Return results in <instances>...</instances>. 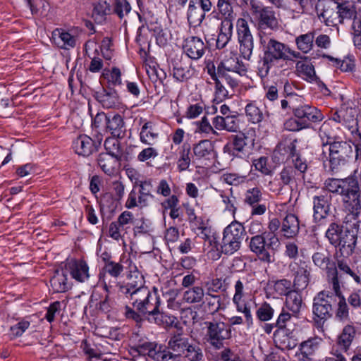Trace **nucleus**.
Returning a JSON list of instances; mask_svg holds the SVG:
<instances>
[{
	"label": "nucleus",
	"mask_w": 361,
	"mask_h": 361,
	"mask_svg": "<svg viewBox=\"0 0 361 361\" xmlns=\"http://www.w3.org/2000/svg\"><path fill=\"white\" fill-rule=\"evenodd\" d=\"M335 318L343 323L348 322L350 319L348 307L344 297H341L338 300Z\"/></svg>",
	"instance_id": "49"
},
{
	"label": "nucleus",
	"mask_w": 361,
	"mask_h": 361,
	"mask_svg": "<svg viewBox=\"0 0 361 361\" xmlns=\"http://www.w3.org/2000/svg\"><path fill=\"white\" fill-rule=\"evenodd\" d=\"M249 142V137L244 133H240L232 137V146L233 149L238 152H243L245 151V148Z\"/></svg>",
	"instance_id": "59"
},
{
	"label": "nucleus",
	"mask_w": 361,
	"mask_h": 361,
	"mask_svg": "<svg viewBox=\"0 0 361 361\" xmlns=\"http://www.w3.org/2000/svg\"><path fill=\"white\" fill-rule=\"evenodd\" d=\"M192 75V72L190 66L183 65L182 63H176L173 70V78L179 81L183 82L189 79Z\"/></svg>",
	"instance_id": "46"
},
{
	"label": "nucleus",
	"mask_w": 361,
	"mask_h": 361,
	"mask_svg": "<svg viewBox=\"0 0 361 361\" xmlns=\"http://www.w3.org/2000/svg\"><path fill=\"white\" fill-rule=\"evenodd\" d=\"M152 359L156 361H178V356L172 353L168 347L159 345Z\"/></svg>",
	"instance_id": "47"
},
{
	"label": "nucleus",
	"mask_w": 361,
	"mask_h": 361,
	"mask_svg": "<svg viewBox=\"0 0 361 361\" xmlns=\"http://www.w3.org/2000/svg\"><path fill=\"white\" fill-rule=\"evenodd\" d=\"M160 305V300L156 293H151L149 297H147L144 301L135 310L143 316L152 317L156 314Z\"/></svg>",
	"instance_id": "25"
},
{
	"label": "nucleus",
	"mask_w": 361,
	"mask_h": 361,
	"mask_svg": "<svg viewBox=\"0 0 361 361\" xmlns=\"http://www.w3.org/2000/svg\"><path fill=\"white\" fill-rule=\"evenodd\" d=\"M135 217L133 214L129 211L123 212L117 218L116 222L118 224L121 229L126 233L130 227L133 225Z\"/></svg>",
	"instance_id": "51"
},
{
	"label": "nucleus",
	"mask_w": 361,
	"mask_h": 361,
	"mask_svg": "<svg viewBox=\"0 0 361 361\" xmlns=\"http://www.w3.org/2000/svg\"><path fill=\"white\" fill-rule=\"evenodd\" d=\"M216 361H241L239 356L234 354L229 348H225L215 356Z\"/></svg>",
	"instance_id": "64"
},
{
	"label": "nucleus",
	"mask_w": 361,
	"mask_h": 361,
	"mask_svg": "<svg viewBox=\"0 0 361 361\" xmlns=\"http://www.w3.org/2000/svg\"><path fill=\"white\" fill-rule=\"evenodd\" d=\"M112 5L114 6V13L120 18L128 15L131 10V6L126 0H113Z\"/></svg>",
	"instance_id": "54"
},
{
	"label": "nucleus",
	"mask_w": 361,
	"mask_h": 361,
	"mask_svg": "<svg viewBox=\"0 0 361 361\" xmlns=\"http://www.w3.org/2000/svg\"><path fill=\"white\" fill-rule=\"evenodd\" d=\"M153 198V195L138 193L135 189H133L128 194L125 207L128 209L137 207L140 208L147 207Z\"/></svg>",
	"instance_id": "26"
},
{
	"label": "nucleus",
	"mask_w": 361,
	"mask_h": 361,
	"mask_svg": "<svg viewBox=\"0 0 361 361\" xmlns=\"http://www.w3.org/2000/svg\"><path fill=\"white\" fill-rule=\"evenodd\" d=\"M260 43L263 47V57L262 63L258 68V75L261 78H264L279 60L287 61L288 46L269 37H261Z\"/></svg>",
	"instance_id": "2"
},
{
	"label": "nucleus",
	"mask_w": 361,
	"mask_h": 361,
	"mask_svg": "<svg viewBox=\"0 0 361 361\" xmlns=\"http://www.w3.org/2000/svg\"><path fill=\"white\" fill-rule=\"evenodd\" d=\"M245 111L247 120L252 123L257 124L264 119L265 115L255 102L248 103Z\"/></svg>",
	"instance_id": "38"
},
{
	"label": "nucleus",
	"mask_w": 361,
	"mask_h": 361,
	"mask_svg": "<svg viewBox=\"0 0 361 361\" xmlns=\"http://www.w3.org/2000/svg\"><path fill=\"white\" fill-rule=\"evenodd\" d=\"M106 154L118 158H121V151L120 149V142L116 137H108L104 142Z\"/></svg>",
	"instance_id": "50"
},
{
	"label": "nucleus",
	"mask_w": 361,
	"mask_h": 361,
	"mask_svg": "<svg viewBox=\"0 0 361 361\" xmlns=\"http://www.w3.org/2000/svg\"><path fill=\"white\" fill-rule=\"evenodd\" d=\"M331 197L328 194L317 195L312 197L313 218L316 223L322 224L331 212Z\"/></svg>",
	"instance_id": "12"
},
{
	"label": "nucleus",
	"mask_w": 361,
	"mask_h": 361,
	"mask_svg": "<svg viewBox=\"0 0 361 361\" xmlns=\"http://www.w3.org/2000/svg\"><path fill=\"white\" fill-rule=\"evenodd\" d=\"M336 8L340 23H343L345 19L355 18L356 16L355 8L351 2L343 1L338 4Z\"/></svg>",
	"instance_id": "40"
},
{
	"label": "nucleus",
	"mask_w": 361,
	"mask_h": 361,
	"mask_svg": "<svg viewBox=\"0 0 361 361\" xmlns=\"http://www.w3.org/2000/svg\"><path fill=\"white\" fill-rule=\"evenodd\" d=\"M355 329L351 324H347L343 329L342 333L338 338L337 345L341 350L346 352L355 336Z\"/></svg>",
	"instance_id": "35"
},
{
	"label": "nucleus",
	"mask_w": 361,
	"mask_h": 361,
	"mask_svg": "<svg viewBox=\"0 0 361 361\" xmlns=\"http://www.w3.org/2000/svg\"><path fill=\"white\" fill-rule=\"evenodd\" d=\"M244 202L252 207V215H262L267 211L265 204L261 203L263 194L259 187H252L246 190L244 194Z\"/></svg>",
	"instance_id": "13"
},
{
	"label": "nucleus",
	"mask_w": 361,
	"mask_h": 361,
	"mask_svg": "<svg viewBox=\"0 0 361 361\" xmlns=\"http://www.w3.org/2000/svg\"><path fill=\"white\" fill-rule=\"evenodd\" d=\"M102 75L109 83L113 85L121 84V73L118 68L114 67L111 70H104Z\"/></svg>",
	"instance_id": "58"
},
{
	"label": "nucleus",
	"mask_w": 361,
	"mask_h": 361,
	"mask_svg": "<svg viewBox=\"0 0 361 361\" xmlns=\"http://www.w3.org/2000/svg\"><path fill=\"white\" fill-rule=\"evenodd\" d=\"M128 282L117 284L120 293L128 296V293L145 286V279L135 266L130 268L127 276Z\"/></svg>",
	"instance_id": "15"
},
{
	"label": "nucleus",
	"mask_w": 361,
	"mask_h": 361,
	"mask_svg": "<svg viewBox=\"0 0 361 361\" xmlns=\"http://www.w3.org/2000/svg\"><path fill=\"white\" fill-rule=\"evenodd\" d=\"M102 137H99L97 142L87 135H82L73 142V148L75 152L84 157L93 153L101 145Z\"/></svg>",
	"instance_id": "20"
},
{
	"label": "nucleus",
	"mask_w": 361,
	"mask_h": 361,
	"mask_svg": "<svg viewBox=\"0 0 361 361\" xmlns=\"http://www.w3.org/2000/svg\"><path fill=\"white\" fill-rule=\"evenodd\" d=\"M250 7L252 14L259 28L274 30L278 27L279 23L275 12L271 7L264 6L255 2H251Z\"/></svg>",
	"instance_id": "7"
},
{
	"label": "nucleus",
	"mask_w": 361,
	"mask_h": 361,
	"mask_svg": "<svg viewBox=\"0 0 361 361\" xmlns=\"http://www.w3.org/2000/svg\"><path fill=\"white\" fill-rule=\"evenodd\" d=\"M324 188L329 192L341 197L344 209L348 212L344 223L354 221L355 226L357 218L361 210V190L357 180L353 176L345 178H328L324 181Z\"/></svg>",
	"instance_id": "1"
},
{
	"label": "nucleus",
	"mask_w": 361,
	"mask_h": 361,
	"mask_svg": "<svg viewBox=\"0 0 361 361\" xmlns=\"http://www.w3.org/2000/svg\"><path fill=\"white\" fill-rule=\"evenodd\" d=\"M321 159L326 166L328 161L330 170L338 172L347 163L353 152L352 145L348 142H333L323 144Z\"/></svg>",
	"instance_id": "3"
},
{
	"label": "nucleus",
	"mask_w": 361,
	"mask_h": 361,
	"mask_svg": "<svg viewBox=\"0 0 361 361\" xmlns=\"http://www.w3.org/2000/svg\"><path fill=\"white\" fill-rule=\"evenodd\" d=\"M296 71L298 75L308 82L316 81L317 78L315 73L314 66L307 61H299L297 62Z\"/></svg>",
	"instance_id": "34"
},
{
	"label": "nucleus",
	"mask_w": 361,
	"mask_h": 361,
	"mask_svg": "<svg viewBox=\"0 0 361 361\" xmlns=\"http://www.w3.org/2000/svg\"><path fill=\"white\" fill-rule=\"evenodd\" d=\"M204 290L202 287L194 286L183 294V300L188 303H199L203 300Z\"/></svg>",
	"instance_id": "44"
},
{
	"label": "nucleus",
	"mask_w": 361,
	"mask_h": 361,
	"mask_svg": "<svg viewBox=\"0 0 361 361\" xmlns=\"http://www.w3.org/2000/svg\"><path fill=\"white\" fill-rule=\"evenodd\" d=\"M158 347L159 345L155 343L144 342L137 345L135 350L140 355H148L149 357L153 358Z\"/></svg>",
	"instance_id": "55"
},
{
	"label": "nucleus",
	"mask_w": 361,
	"mask_h": 361,
	"mask_svg": "<svg viewBox=\"0 0 361 361\" xmlns=\"http://www.w3.org/2000/svg\"><path fill=\"white\" fill-rule=\"evenodd\" d=\"M236 27L240 54L245 59L250 60L254 48V42L248 23L245 19L239 18L237 20Z\"/></svg>",
	"instance_id": "9"
},
{
	"label": "nucleus",
	"mask_w": 361,
	"mask_h": 361,
	"mask_svg": "<svg viewBox=\"0 0 361 361\" xmlns=\"http://www.w3.org/2000/svg\"><path fill=\"white\" fill-rule=\"evenodd\" d=\"M204 307L207 311L213 314L217 312L221 307V297L218 295L205 293Z\"/></svg>",
	"instance_id": "52"
},
{
	"label": "nucleus",
	"mask_w": 361,
	"mask_h": 361,
	"mask_svg": "<svg viewBox=\"0 0 361 361\" xmlns=\"http://www.w3.org/2000/svg\"><path fill=\"white\" fill-rule=\"evenodd\" d=\"M279 185L281 186L288 185L293 190V185H297V179L299 174L295 169L292 166L284 167L278 175ZM282 190V187L279 190Z\"/></svg>",
	"instance_id": "31"
},
{
	"label": "nucleus",
	"mask_w": 361,
	"mask_h": 361,
	"mask_svg": "<svg viewBox=\"0 0 361 361\" xmlns=\"http://www.w3.org/2000/svg\"><path fill=\"white\" fill-rule=\"evenodd\" d=\"M221 180L228 185L237 186L246 181V176L234 173H226L221 176Z\"/></svg>",
	"instance_id": "61"
},
{
	"label": "nucleus",
	"mask_w": 361,
	"mask_h": 361,
	"mask_svg": "<svg viewBox=\"0 0 361 361\" xmlns=\"http://www.w3.org/2000/svg\"><path fill=\"white\" fill-rule=\"evenodd\" d=\"M255 279L252 276H243L235 283V293L233 302L235 305L238 312L244 314L247 326L253 324V318L250 307L243 300V298L252 292L256 285Z\"/></svg>",
	"instance_id": "5"
},
{
	"label": "nucleus",
	"mask_w": 361,
	"mask_h": 361,
	"mask_svg": "<svg viewBox=\"0 0 361 361\" xmlns=\"http://www.w3.org/2000/svg\"><path fill=\"white\" fill-rule=\"evenodd\" d=\"M121 158L101 153L97 159L98 165L107 175L112 176L116 171V166Z\"/></svg>",
	"instance_id": "30"
},
{
	"label": "nucleus",
	"mask_w": 361,
	"mask_h": 361,
	"mask_svg": "<svg viewBox=\"0 0 361 361\" xmlns=\"http://www.w3.org/2000/svg\"><path fill=\"white\" fill-rule=\"evenodd\" d=\"M322 339L312 337L300 343L295 357L298 361H314L317 351L321 345Z\"/></svg>",
	"instance_id": "16"
},
{
	"label": "nucleus",
	"mask_w": 361,
	"mask_h": 361,
	"mask_svg": "<svg viewBox=\"0 0 361 361\" xmlns=\"http://www.w3.org/2000/svg\"><path fill=\"white\" fill-rule=\"evenodd\" d=\"M238 74H233L231 72H224L221 69L218 70V75L222 82H225L229 87L231 91L238 86L239 81L236 78Z\"/></svg>",
	"instance_id": "56"
},
{
	"label": "nucleus",
	"mask_w": 361,
	"mask_h": 361,
	"mask_svg": "<svg viewBox=\"0 0 361 361\" xmlns=\"http://www.w3.org/2000/svg\"><path fill=\"white\" fill-rule=\"evenodd\" d=\"M97 100L104 108H116L120 104L118 93L114 90H104L97 94Z\"/></svg>",
	"instance_id": "32"
},
{
	"label": "nucleus",
	"mask_w": 361,
	"mask_h": 361,
	"mask_svg": "<svg viewBox=\"0 0 361 361\" xmlns=\"http://www.w3.org/2000/svg\"><path fill=\"white\" fill-rule=\"evenodd\" d=\"M187 18L189 24L194 27L200 25L204 18V13L195 4V0H190Z\"/></svg>",
	"instance_id": "37"
},
{
	"label": "nucleus",
	"mask_w": 361,
	"mask_h": 361,
	"mask_svg": "<svg viewBox=\"0 0 361 361\" xmlns=\"http://www.w3.org/2000/svg\"><path fill=\"white\" fill-rule=\"evenodd\" d=\"M207 325L208 341L216 349L223 347V341L231 337V330L224 322H210Z\"/></svg>",
	"instance_id": "10"
},
{
	"label": "nucleus",
	"mask_w": 361,
	"mask_h": 361,
	"mask_svg": "<svg viewBox=\"0 0 361 361\" xmlns=\"http://www.w3.org/2000/svg\"><path fill=\"white\" fill-rule=\"evenodd\" d=\"M113 0H99L94 5L92 16L99 23L104 21L106 16L111 13Z\"/></svg>",
	"instance_id": "33"
},
{
	"label": "nucleus",
	"mask_w": 361,
	"mask_h": 361,
	"mask_svg": "<svg viewBox=\"0 0 361 361\" xmlns=\"http://www.w3.org/2000/svg\"><path fill=\"white\" fill-rule=\"evenodd\" d=\"M123 270L124 267L121 263L114 261L106 262L99 274V281L106 292L110 293V289L116 283V280L122 274Z\"/></svg>",
	"instance_id": "11"
},
{
	"label": "nucleus",
	"mask_w": 361,
	"mask_h": 361,
	"mask_svg": "<svg viewBox=\"0 0 361 361\" xmlns=\"http://www.w3.org/2000/svg\"><path fill=\"white\" fill-rule=\"evenodd\" d=\"M148 320L153 322L158 325H164L166 326H173L177 328L178 324L175 317L161 313L159 312V309L154 315H153L152 317H148Z\"/></svg>",
	"instance_id": "41"
},
{
	"label": "nucleus",
	"mask_w": 361,
	"mask_h": 361,
	"mask_svg": "<svg viewBox=\"0 0 361 361\" xmlns=\"http://www.w3.org/2000/svg\"><path fill=\"white\" fill-rule=\"evenodd\" d=\"M192 151L197 160H212L216 157L214 146L209 140H203L195 144Z\"/></svg>",
	"instance_id": "23"
},
{
	"label": "nucleus",
	"mask_w": 361,
	"mask_h": 361,
	"mask_svg": "<svg viewBox=\"0 0 361 361\" xmlns=\"http://www.w3.org/2000/svg\"><path fill=\"white\" fill-rule=\"evenodd\" d=\"M215 83V99L219 101L228 98L229 96H232L234 94V91H231L230 89H226L224 85L222 80L219 78L214 81Z\"/></svg>",
	"instance_id": "57"
},
{
	"label": "nucleus",
	"mask_w": 361,
	"mask_h": 361,
	"mask_svg": "<svg viewBox=\"0 0 361 361\" xmlns=\"http://www.w3.org/2000/svg\"><path fill=\"white\" fill-rule=\"evenodd\" d=\"M50 284L55 293H64L71 287L68 282L67 274L63 269L56 270L50 279Z\"/></svg>",
	"instance_id": "29"
},
{
	"label": "nucleus",
	"mask_w": 361,
	"mask_h": 361,
	"mask_svg": "<svg viewBox=\"0 0 361 361\" xmlns=\"http://www.w3.org/2000/svg\"><path fill=\"white\" fill-rule=\"evenodd\" d=\"M189 339L182 336L180 334H176L171 336L168 342V348L178 356V360L183 356L190 343Z\"/></svg>",
	"instance_id": "28"
},
{
	"label": "nucleus",
	"mask_w": 361,
	"mask_h": 361,
	"mask_svg": "<svg viewBox=\"0 0 361 361\" xmlns=\"http://www.w3.org/2000/svg\"><path fill=\"white\" fill-rule=\"evenodd\" d=\"M283 127L285 130L288 131H299L302 129L307 128V125L295 116V118L287 119L283 123Z\"/></svg>",
	"instance_id": "63"
},
{
	"label": "nucleus",
	"mask_w": 361,
	"mask_h": 361,
	"mask_svg": "<svg viewBox=\"0 0 361 361\" xmlns=\"http://www.w3.org/2000/svg\"><path fill=\"white\" fill-rule=\"evenodd\" d=\"M183 357L185 361H204L203 350L200 345L190 343Z\"/></svg>",
	"instance_id": "42"
},
{
	"label": "nucleus",
	"mask_w": 361,
	"mask_h": 361,
	"mask_svg": "<svg viewBox=\"0 0 361 361\" xmlns=\"http://www.w3.org/2000/svg\"><path fill=\"white\" fill-rule=\"evenodd\" d=\"M66 267L70 271L72 277L78 281L84 282L90 276L89 267L85 261L71 260Z\"/></svg>",
	"instance_id": "24"
},
{
	"label": "nucleus",
	"mask_w": 361,
	"mask_h": 361,
	"mask_svg": "<svg viewBox=\"0 0 361 361\" xmlns=\"http://www.w3.org/2000/svg\"><path fill=\"white\" fill-rule=\"evenodd\" d=\"M52 40L59 48L69 50L76 46L78 37L62 28H56L52 32Z\"/></svg>",
	"instance_id": "21"
},
{
	"label": "nucleus",
	"mask_w": 361,
	"mask_h": 361,
	"mask_svg": "<svg viewBox=\"0 0 361 361\" xmlns=\"http://www.w3.org/2000/svg\"><path fill=\"white\" fill-rule=\"evenodd\" d=\"M104 118L106 122V129L113 137L117 138L123 137L126 133V127L123 119L118 114H99L97 115V119Z\"/></svg>",
	"instance_id": "14"
},
{
	"label": "nucleus",
	"mask_w": 361,
	"mask_h": 361,
	"mask_svg": "<svg viewBox=\"0 0 361 361\" xmlns=\"http://www.w3.org/2000/svg\"><path fill=\"white\" fill-rule=\"evenodd\" d=\"M326 237L331 245L339 248L342 256L347 257L353 253L357 242L354 231L331 223L326 231Z\"/></svg>",
	"instance_id": "4"
},
{
	"label": "nucleus",
	"mask_w": 361,
	"mask_h": 361,
	"mask_svg": "<svg viewBox=\"0 0 361 361\" xmlns=\"http://www.w3.org/2000/svg\"><path fill=\"white\" fill-rule=\"evenodd\" d=\"M308 272L304 267H298L295 271L293 286L297 290L304 289L308 284Z\"/></svg>",
	"instance_id": "48"
},
{
	"label": "nucleus",
	"mask_w": 361,
	"mask_h": 361,
	"mask_svg": "<svg viewBox=\"0 0 361 361\" xmlns=\"http://www.w3.org/2000/svg\"><path fill=\"white\" fill-rule=\"evenodd\" d=\"M314 32H309L295 38L297 47L304 54L310 51L314 46Z\"/></svg>",
	"instance_id": "39"
},
{
	"label": "nucleus",
	"mask_w": 361,
	"mask_h": 361,
	"mask_svg": "<svg viewBox=\"0 0 361 361\" xmlns=\"http://www.w3.org/2000/svg\"><path fill=\"white\" fill-rule=\"evenodd\" d=\"M221 69L224 72H231L238 75H244L247 72L245 65L239 60L237 54L231 52L228 56H226L218 66V70Z\"/></svg>",
	"instance_id": "19"
},
{
	"label": "nucleus",
	"mask_w": 361,
	"mask_h": 361,
	"mask_svg": "<svg viewBox=\"0 0 361 361\" xmlns=\"http://www.w3.org/2000/svg\"><path fill=\"white\" fill-rule=\"evenodd\" d=\"M274 310L267 302L262 303L256 311L257 318L260 322H267L272 319Z\"/></svg>",
	"instance_id": "53"
},
{
	"label": "nucleus",
	"mask_w": 361,
	"mask_h": 361,
	"mask_svg": "<svg viewBox=\"0 0 361 361\" xmlns=\"http://www.w3.org/2000/svg\"><path fill=\"white\" fill-rule=\"evenodd\" d=\"M158 134L156 133L153 128L152 122H146L142 127L140 133V137L142 142L152 145L157 139Z\"/></svg>",
	"instance_id": "43"
},
{
	"label": "nucleus",
	"mask_w": 361,
	"mask_h": 361,
	"mask_svg": "<svg viewBox=\"0 0 361 361\" xmlns=\"http://www.w3.org/2000/svg\"><path fill=\"white\" fill-rule=\"evenodd\" d=\"M293 284L290 281L287 279H281L275 282L274 285V289L276 293L280 295H286L289 294V292H292Z\"/></svg>",
	"instance_id": "60"
},
{
	"label": "nucleus",
	"mask_w": 361,
	"mask_h": 361,
	"mask_svg": "<svg viewBox=\"0 0 361 361\" xmlns=\"http://www.w3.org/2000/svg\"><path fill=\"white\" fill-rule=\"evenodd\" d=\"M206 47L204 42L197 37L187 38L183 44V50L192 59H199L204 54Z\"/></svg>",
	"instance_id": "22"
},
{
	"label": "nucleus",
	"mask_w": 361,
	"mask_h": 361,
	"mask_svg": "<svg viewBox=\"0 0 361 361\" xmlns=\"http://www.w3.org/2000/svg\"><path fill=\"white\" fill-rule=\"evenodd\" d=\"M252 164L256 170L260 171L264 175H269L271 173V166L268 164V158L266 157H261L254 159Z\"/></svg>",
	"instance_id": "62"
},
{
	"label": "nucleus",
	"mask_w": 361,
	"mask_h": 361,
	"mask_svg": "<svg viewBox=\"0 0 361 361\" xmlns=\"http://www.w3.org/2000/svg\"><path fill=\"white\" fill-rule=\"evenodd\" d=\"M334 295L329 291H321L313 299L312 312L320 321H326L332 316L331 303Z\"/></svg>",
	"instance_id": "8"
},
{
	"label": "nucleus",
	"mask_w": 361,
	"mask_h": 361,
	"mask_svg": "<svg viewBox=\"0 0 361 361\" xmlns=\"http://www.w3.org/2000/svg\"><path fill=\"white\" fill-rule=\"evenodd\" d=\"M246 233L243 226L233 221L226 226L223 233V238L221 244V252L227 255H231L237 252Z\"/></svg>",
	"instance_id": "6"
},
{
	"label": "nucleus",
	"mask_w": 361,
	"mask_h": 361,
	"mask_svg": "<svg viewBox=\"0 0 361 361\" xmlns=\"http://www.w3.org/2000/svg\"><path fill=\"white\" fill-rule=\"evenodd\" d=\"M294 116L301 122L305 123L309 128L311 123H317L323 120L322 112L314 106L310 105L299 106L293 109Z\"/></svg>",
	"instance_id": "17"
},
{
	"label": "nucleus",
	"mask_w": 361,
	"mask_h": 361,
	"mask_svg": "<svg viewBox=\"0 0 361 361\" xmlns=\"http://www.w3.org/2000/svg\"><path fill=\"white\" fill-rule=\"evenodd\" d=\"M249 246L250 250L257 256L260 261L268 264L274 262V254L267 249L265 238L262 235L252 237Z\"/></svg>",
	"instance_id": "18"
},
{
	"label": "nucleus",
	"mask_w": 361,
	"mask_h": 361,
	"mask_svg": "<svg viewBox=\"0 0 361 361\" xmlns=\"http://www.w3.org/2000/svg\"><path fill=\"white\" fill-rule=\"evenodd\" d=\"M302 305V296L298 290H293L292 292H289L286 297V307L292 312L293 316H298Z\"/></svg>",
	"instance_id": "36"
},
{
	"label": "nucleus",
	"mask_w": 361,
	"mask_h": 361,
	"mask_svg": "<svg viewBox=\"0 0 361 361\" xmlns=\"http://www.w3.org/2000/svg\"><path fill=\"white\" fill-rule=\"evenodd\" d=\"M150 293L151 292L148 288L144 286L135 290L129 293L127 298L132 301V305L135 310H136L137 307H138V306L141 304V302H143L147 297H149Z\"/></svg>",
	"instance_id": "45"
},
{
	"label": "nucleus",
	"mask_w": 361,
	"mask_h": 361,
	"mask_svg": "<svg viewBox=\"0 0 361 361\" xmlns=\"http://www.w3.org/2000/svg\"><path fill=\"white\" fill-rule=\"evenodd\" d=\"M300 226L298 217L290 214L283 219L281 224V235L286 238H293L299 233Z\"/></svg>",
	"instance_id": "27"
}]
</instances>
